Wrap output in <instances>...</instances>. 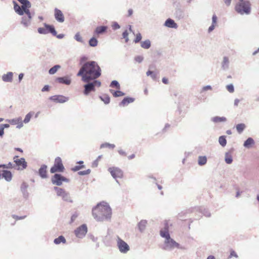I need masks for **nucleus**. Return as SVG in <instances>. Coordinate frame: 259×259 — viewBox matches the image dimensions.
<instances>
[{"instance_id":"f257e3e1","label":"nucleus","mask_w":259,"mask_h":259,"mask_svg":"<svg viewBox=\"0 0 259 259\" xmlns=\"http://www.w3.org/2000/svg\"><path fill=\"white\" fill-rule=\"evenodd\" d=\"M101 75V68L94 61L84 63L77 73V76H81V80L83 82L97 79Z\"/></svg>"},{"instance_id":"f03ea898","label":"nucleus","mask_w":259,"mask_h":259,"mask_svg":"<svg viewBox=\"0 0 259 259\" xmlns=\"http://www.w3.org/2000/svg\"><path fill=\"white\" fill-rule=\"evenodd\" d=\"M94 219L98 222L109 221L112 215V209L109 205L105 202L98 203L92 209Z\"/></svg>"},{"instance_id":"7ed1b4c3","label":"nucleus","mask_w":259,"mask_h":259,"mask_svg":"<svg viewBox=\"0 0 259 259\" xmlns=\"http://www.w3.org/2000/svg\"><path fill=\"white\" fill-rule=\"evenodd\" d=\"M44 28L43 27H39L37 29V31L39 34H46L47 33H50L53 36H56L59 39H62L64 37V34L62 33H60L57 34V32L55 29V28L54 25L48 24L46 23H44Z\"/></svg>"},{"instance_id":"20e7f679","label":"nucleus","mask_w":259,"mask_h":259,"mask_svg":"<svg viewBox=\"0 0 259 259\" xmlns=\"http://www.w3.org/2000/svg\"><path fill=\"white\" fill-rule=\"evenodd\" d=\"M161 237L165 238L164 244L163 247L164 250H172L175 248H180V245L171 238L169 233L164 232L161 234Z\"/></svg>"},{"instance_id":"39448f33","label":"nucleus","mask_w":259,"mask_h":259,"mask_svg":"<svg viewBox=\"0 0 259 259\" xmlns=\"http://www.w3.org/2000/svg\"><path fill=\"white\" fill-rule=\"evenodd\" d=\"M235 10L241 15H249L251 13V4L247 0L246 2L237 3L235 5Z\"/></svg>"},{"instance_id":"423d86ee","label":"nucleus","mask_w":259,"mask_h":259,"mask_svg":"<svg viewBox=\"0 0 259 259\" xmlns=\"http://www.w3.org/2000/svg\"><path fill=\"white\" fill-rule=\"evenodd\" d=\"M92 81H88L85 82L86 84L83 85L84 90L83 91L84 95H89L91 92H95L96 87H100L101 82L97 79H92Z\"/></svg>"},{"instance_id":"0eeeda50","label":"nucleus","mask_w":259,"mask_h":259,"mask_svg":"<svg viewBox=\"0 0 259 259\" xmlns=\"http://www.w3.org/2000/svg\"><path fill=\"white\" fill-rule=\"evenodd\" d=\"M54 190L56 192L57 195L61 197L63 201L70 203L73 202L70 193L65 189L56 186L54 187Z\"/></svg>"},{"instance_id":"6e6552de","label":"nucleus","mask_w":259,"mask_h":259,"mask_svg":"<svg viewBox=\"0 0 259 259\" xmlns=\"http://www.w3.org/2000/svg\"><path fill=\"white\" fill-rule=\"evenodd\" d=\"M65 167L62 163V159L60 157H57L55 159L53 166L50 169V172L52 174L58 172H63Z\"/></svg>"},{"instance_id":"1a4fd4ad","label":"nucleus","mask_w":259,"mask_h":259,"mask_svg":"<svg viewBox=\"0 0 259 259\" xmlns=\"http://www.w3.org/2000/svg\"><path fill=\"white\" fill-rule=\"evenodd\" d=\"M55 174L51 178V182L53 184L57 186H60L62 185L63 182L68 183L70 180L65 178L60 174L54 173Z\"/></svg>"},{"instance_id":"9d476101","label":"nucleus","mask_w":259,"mask_h":259,"mask_svg":"<svg viewBox=\"0 0 259 259\" xmlns=\"http://www.w3.org/2000/svg\"><path fill=\"white\" fill-rule=\"evenodd\" d=\"M117 246L121 253H126L130 250L129 245L119 236H117Z\"/></svg>"},{"instance_id":"9b49d317","label":"nucleus","mask_w":259,"mask_h":259,"mask_svg":"<svg viewBox=\"0 0 259 259\" xmlns=\"http://www.w3.org/2000/svg\"><path fill=\"white\" fill-rule=\"evenodd\" d=\"M88 232V228L85 224H82L74 230V234L79 238L84 237Z\"/></svg>"},{"instance_id":"f8f14e48","label":"nucleus","mask_w":259,"mask_h":259,"mask_svg":"<svg viewBox=\"0 0 259 259\" xmlns=\"http://www.w3.org/2000/svg\"><path fill=\"white\" fill-rule=\"evenodd\" d=\"M108 171L110 172L112 177L116 179L117 178H121L123 176L122 171L118 167H109Z\"/></svg>"},{"instance_id":"ddd939ff","label":"nucleus","mask_w":259,"mask_h":259,"mask_svg":"<svg viewBox=\"0 0 259 259\" xmlns=\"http://www.w3.org/2000/svg\"><path fill=\"white\" fill-rule=\"evenodd\" d=\"M15 166H18L17 170H23L25 169L27 166V163L24 158H21L19 159L14 160Z\"/></svg>"},{"instance_id":"4468645a","label":"nucleus","mask_w":259,"mask_h":259,"mask_svg":"<svg viewBox=\"0 0 259 259\" xmlns=\"http://www.w3.org/2000/svg\"><path fill=\"white\" fill-rule=\"evenodd\" d=\"M108 29V26L106 25H102L97 26L94 31L93 34L94 36H99L100 35L105 34Z\"/></svg>"},{"instance_id":"2eb2a0df","label":"nucleus","mask_w":259,"mask_h":259,"mask_svg":"<svg viewBox=\"0 0 259 259\" xmlns=\"http://www.w3.org/2000/svg\"><path fill=\"white\" fill-rule=\"evenodd\" d=\"M50 100L57 103H63L68 100V98L63 95H55L50 97Z\"/></svg>"},{"instance_id":"dca6fc26","label":"nucleus","mask_w":259,"mask_h":259,"mask_svg":"<svg viewBox=\"0 0 259 259\" xmlns=\"http://www.w3.org/2000/svg\"><path fill=\"white\" fill-rule=\"evenodd\" d=\"M8 121L12 125H17V128H21L23 126L22 119L21 117L13 118L8 120Z\"/></svg>"},{"instance_id":"f3484780","label":"nucleus","mask_w":259,"mask_h":259,"mask_svg":"<svg viewBox=\"0 0 259 259\" xmlns=\"http://www.w3.org/2000/svg\"><path fill=\"white\" fill-rule=\"evenodd\" d=\"M54 16L55 19L60 23H63L65 21L64 16L62 13V12L58 9V8H55L54 10Z\"/></svg>"},{"instance_id":"a211bd4d","label":"nucleus","mask_w":259,"mask_h":259,"mask_svg":"<svg viewBox=\"0 0 259 259\" xmlns=\"http://www.w3.org/2000/svg\"><path fill=\"white\" fill-rule=\"evenodd\" d=\"M174 16L177 20H180L185 18V14L183 9L180 8H177L174 13Z\"/></svg>"},{"instance_id":"6ab92c4d","label":"nucleus","mask_w":259,"mask_h":259,"mask_svg":"<svg viewBox=\"0 0 259 259\" xmlns=\"http://www.w3.org/2000/svg\"><path fill=\"white\" fill-rule=\"evenodd\" d=\"M47 165L46 164H42L39 168L38 171V175L42 179H46L48 177L47 176Z\"/></svg>"},{"instance_id":"aec40b11","label":"nucleus","mask_w":259,"mask_h":259,"mask_svg":"<svg viewBox=\"0 0 259 259\" xmlns=\"http://www.w3.org/2000/svg\"><path fill=\"white\" fill-rule=\"evenodd\" d=\"M164 25L168 28L175 29H177L178 27V24L171 18L167 19L164 23Z\"/></svg>"},{"instance_id":"412c9836","label":"nucleus","mask_w":259,"mask_h":259,"mask_svg":"<svg viewBox=\"0 0 259 259\" xmlns=\"http://www.w3.org/2000/svg\"><path fill=\"white\" fill-rule=\"evenodd\" d=\"M135 98L130 97H126L123 99L121 102L119 103V106H125L128 104L133 103L135 101Z\"/></svg>"},{"instance_id":"4be33fe9","label":"nucleus","mask_w":259,"mask_h":259,"mask_svg":"<svg viewBox=\"0 0 259 259\" xmlns=\"http://www.w3.org/2000/svg\"><path fill=\"white\" fill-rule=\"evenodd\" d=\"M13 3L14 4V9L16 13H17L18 15L20 16H22L24 15L25 13V11H24L19 5L15 1H13Z\"/></svg>"},{"instance_id":"5701e85b","label":"nucleus","mask_w":259,"mask_h":259,"mask_svg":"<svg viewBox=\"0 0 259 259\" xmlns=\"http://www.w3.org/2000/svg\"><path fill=\"white\" fill-rule=\"evenodd\" d=\"M56 81L66 85H69L71 83V79L68 76L58 77L56 78Z\"/></svg>"},{"instance_id":"b1692460","label":"nucleus","mask_w":259,"mask_h":259,"mask_svg":"<svg viewBox=\"0 0 259 259\" xmlns=\"http://www.w3.org/2000/svg\"><path fill=\"white\" fill-rule=\"evenodd\" d=\"M21 5L22 8L24 11L29 10L31 4L28 0H17Z\"/></svg>"},{"instance_id":"393cba45","label":"nucleus","mask_w":259,"mask_h":259,"mask_svg":"<svg viewBox=\"0 0 259 259\" xmlns=\"http://www.w3.org/2000/svg\"><path fill=\"white\" fill-rule=\"evenodd\" d=\"M2 174V177L7 182H10L12 178V172L8 170H3Z\"/></svg>"},{"instance_id":"a878e982","label":"nucleus","mask_w":259,"mask_h":259,"mask_svg":"<svg viewBox=\"0 0 259 259\" xmlns=\"http://www.w3.org/2000/svg\"><path fill=\"white\" fill-rule=\"evenodd\" d=\"M13 73L8 72L7 74H4L2 76V79L5 82H11L13 80Z\"/></svg>"},{"instance_id":"bb28decb","label":"nucleus","mask_w":259,"mask_h":259,"mask_svg":"<svg viewBox=\"0 0 259 259\" xmlns=\"http://www.w3.org/2000/svg\"><path fill=\"white\" fill-rule=\"evenodd\" d=\"M229 60L228 57H224L223 60L222 62V68L223 70H226L229 69Z\"/></svg>"},{"instance_id":"cd10ccee","label":"nucleus","mask_w":259,"mask_h":259,"mask_svg":"<svg viewBox=\"0 0 259 259\" xmlns=\"http://www.w3.org/2000/svg\"><path fill=\"white\" fill-rule=\"evenodd\" d=\"M254 144V140L252 138H248L244 141L243 146L246 148H250Z\"/></svg>"},{"instance_id":"c85d7f7f","label":"nucleus","mask_w":259,"mask_h":259,"mask_svg":"<svg viewBox=\"0 0 259 259\" xmlns=\"http://www.w3.org/2000/svg\"><path fill=\"white\" fill-rule=\"evenodd\" d=\"M147 221L145 220H141L138 224L139 230L142 232L145 229Z\"/></svg>"},{"instance_id":"c756f323","label":"nucleus","mask_w":259,"mask_h":259,"mask_svg":"<svg viewBox=\"0 0 259 259\" xmlns=\"http://www.w3.org/2000/svg\"><path fill=\"white\" fill-rule=\"evenodd\" d=\"M96 36H93L89 40V45L90 47H95L98 45V40L96 37Z\"/></svg>"},{"instance_id":"7c9ffc66","label":"nucleus","mask_w":259,"mask_h":259,"mask_svg":"<svg viewBox=\"0 0 259 259\" xmlns=\"http://www.w3.org/2000/svg\"><path fill=\"white\" fill-rule=\"evenodd\" d=\"M151 46V41L149 39H146L141 42V47L145 49H148Z\"/></svg>"},{"instance_id":"2f4dec72","label":"nucleus","mask_w":259,"mask_h":259,"mask_svg":"<svg viewBox=\"0 0 259 259\" xmlns=\"http://www.w3.org/2000/svg\"><path fill=\"white\" fill-rule=\"evenodd\" d=\"M164 225V230H161L160 232V234L161 236V234H162V233L164 232L169 233V226L171 225L169 221H165Z\"/></svg>"},{"instance_id":"473e14b6","label":"nucleus","mask_w":259,"mask_h":259,"mask_svg":"<svg viewBox=\"0 0 259 259\" xmlns=\"http://www.w3.org/2000/svg\"><path fill=\"white\" fill-rule=\"evenodd\" d=\"M207 162V158L205 156H199L198 158V164L202 166L205 165Z\"/></svg>"},{"instance_id":"72a5a7b5","label":"nucleus","mask_w":259,"mask_h":259,"mask_svg":"<svg viewBox=\"0 0 259 259\" xmlns=\"http://www.w3.org/2000/svg\"><path fill=\"white\" fill-rule=\"evenodd\" d=\"M227 118L225 117L214 116L211 118V121L214 123L225 122Z\"/></svg>"},{"instance_id":"f704fd0d","label":"nucleus","mask_w":259,"mask_h":259,"mask_svg":"<svg viewBox=\"0 0 259 259\" xmlns=\"http://www.w3.org/2000/svg\"><path fill=\"white\" fill-rule=\"evenodd\" d=\"M34 112H33V111H30L28 113H27L26 115H25V117L24 119V120L22 121L23 122V123H28L31 117H32V116L33 115Z\"/></svg>"},{"instance_id":"c9c22d12","label":"nucleus","mask_w":259,"mask_h":259,"mask_svg":"<svg viewBox=\"0 0 259 259\" xmlns=\"http://www.w3.org/2000/svg\"><path fill=\"white\" fill-rule=\"evenodd\" d=\"M225 161L227 164H231L233 162V158L229 152H226L225 155Z\"/></svg>"},{"instance_id":"e433bc0d","label":"nucleus","mask_w":259,"mask_h":259,"mask_svg":"<svg viewBox=\"0 0 259 259\" xmlns=\"http://www.w3.org/2000/svg\"><path fill=\"white\" fill-rule=\"evenodd\" d=\"M66 241L65 237L61 235L54 239V243L56 244H59L61 242L65 243H66Z\"/></svg>"},{"instance_id":"4c0bfd02","label":"nucleus","mask_w":259,"mask_h":259,"mask_svg":"<svg viewBox=\"0 0 259 259\" xmlns=\"http://www.w3.org/2000/svg\"><path fill=\"white\" fill-rule=\"evenodd\" d=\"M99 98L105 104H108L110 103V97L106 94H104L102 96H99Z\"/></svg>"},{"instance_id":"58836bf2","label":"nucleus","mask_w":259,"mask_h":259,"mask_svg":"<svg viewBox=\"0 0 259 259\" xmlns=\"http://www.w3.org/2000/svg\"><path fill=\"white\" fill-rule=\"evenodd\" d=\"M110 92L112 94L113 96L115 97H121L125 95V93H124L123 92H122L119 90L115 91L113 90H110Z\"/></svg>"},{"instance_id":"ea45409f","label":"nucleus","mask_w":259,"mask_h":259,"mask_svg":"<svg viewBox=\"0 0 259 259\" xmlns=\"http://www.w3.org/2000/svg\"><path fill=\"white\" fill-rule=\"evenodd\" d=\"M61 68V66L59 65H56L54 66L53 67L50 68L49 70V73L50 74H54L56 73L58 69Z\"/></svg>"},{"instance_id":"a19ab883","label":"nucleus","mask_w":259,"mask_h":259,"mask_svg":"<svg viewBox=\"0 0 259 259\" xmlns=\"http://www.w3.org/2000/svg\"><path fill=\"white\" fill-rule=\"evenodd\" d=\"M219 142L222 147H225L227 144V140L225 136H220L219 138Z\"/></svg>"},{"instance_id":"79ce46f5","label":"nucleus","mask_w":259,"mask_h":259,"mask_svg":"<svg viewBox=\"0 0 259 259\" xmlns=\"http://www.w3.org/2000/svg\"><path fill=\"white\" fill-rule=\"evenodd\" d=\"M236 130L239 134H241L245 128V125L244 123H239L236 125Z\"/></svg>"},{"instance_id":"37998d69","label":"nucleus","mask_w":259,"mask_h":259,"mask_svg":"<svg viewBox=\"0 0 259 259\" xmlns=\"http://www.w3.org/2000/svg\"><path fill=\"white\" fill-rule=\"evenodd\" d=\"M111 88H115L118 90L120 89V86L119 82L117 80H112L110 84Z\"/></svg>"},{"instance_id":"c03bdc74","label":"nucleus","mask_w":259,"mask_h":259,"mask_svg":"<svg viewBox=\"0 0 259 259\" xmlns=\"http://www.w3.org/2000/svg\"><path fill=\"white\" fill-rule=\"evenodd\" d=\"M115 147V145L114 144H110L109 143H105L103 144H102L100 146V148H109L111 149H114Z\"/></svg>"},{"instance_id":"a18cd8bd","label":"nucleus","mask_w":259,"mask_h":259,"mask_svg":"<svg viewBox=\"0 0 259 259\" xmlns=\"http://www.w3.org/2000/svg\"><path fill=\"white\" fill-rule=\"evenodd\" d=\"M74 38L77 41L79 42H81V43H83V40L82 39V37L81 36L79 32H77L74 36Z\"/></svg>"},{"instance_id":"49530a36","label":"nucleus","mask_w":259,"mask_h":259,"mask_svg":"<svg viewBox=\"0 0 259 259\" xmlns=\"http://www.w3.org/2000/svg\"><path fill=\"white\" fill-rule=\"evenodd\" d=\"M22 194V196L23 197L24 199H25V200H27L28 198H29V193L28 191L27 190H20Z\"/></svg>"},{"instance_id":"de8ad7c7","label":"nucleus","mask_w":259,"mask_h":259,"mask_svg":"<svg viewBox=\"0 0 259 259\" xmlns=\"http://www.w3.org/2000/svg\"><path fill=\"white\" fill-rule=\"evenodd\" d=\"M201 212L205 217H210L211 215V214L210 212L207 209L204 208H201L200 209Z\"/></svg>"},{"instance_id":"09e8293b","label":"nucleus","mask_w":259,"mask_h":259,"mask_svg":"<svg viewBox=\"0 0 259 259\" xmlns=\"http://www.w3.org/2000/svg\"><path fill=\"white\" fill-rule=\"evenodd\" d=\"M146 75L147 76H150L151 77L155 80L156 78V74L153 71H151V70H148L146 72Z\"/></svg>"},{"instance_id":"8fccbe9b","label":"nucleus","mask_w":259,"mask_h":259,"mask_svg":"<svg viewBox=\"0 0 259 259\" xmlns=\"http://www.w3.org/2000/svg\"><path fill=\"white\" fill-rule=\"evenodd\" d=\"M122 36L123 38L125 39V42H127L129 40L128 38V32L127 30H124L122 34Z\"/></svg>"},{"instance_id":"3c124183","label":"nucleus","mask_w":259,"mask_h":259,"mask_svg":"<svg viewBox=\"0 0 259 259\" xmlns=\"http://www.w3.org/2000/svg\"><path fill=\"white\" fill-rule=\"evenodd\" d=\"M21 23L25 27H27L29 25L30 21L28 20H27L26 18L25 17H23L22 18Z\"/></svg>"},{"instance_id":"603ef678","label":"nucleus","mask_w":259,"mask_h":259,"mask_svg":"<svg viewBox=\"0 0 259 259\" xmlns=\"http://www.w3.org/2000/svg\"><path fill=\"white\" fill-rule=\"evenodd\" d=\"M85 167V165H76L74 167H72L71 168V170L73 171H78L79 170L82 169V168H83Z\"/></svg>"},{"instance_id":"864d4df0","label":"nucleus","mask_w":259,"mask_h":259,"mask_svg":"<svg viewBox=\"0 0 259 259\" xmlns=\"http://www.w3.org/2000/svg\"><path fill=\"white\" fill-rule=\"evenodd\" d=\"M102 157V155H99L97 158L93 161V162L92 163V166L93 167H96L98 166V162H99V160Z\"/></svg>"},{"instance_id":"5fc2aeb1","label":"nucleus","mask_w":259,"mask_h":259,"mask_svg":"<svg viewBox=\"0 0 259 259\" xmlns=\"http://www.w3.org/2000/svg\"><path fill=\"white\" fill-rule=\"evenodd\" d=\"M91 169H88L85 170L79 171L78 172V174L80 176L87 175L91 173Z\"/></svg>"},{"instance_id":"6e6d98bb","label":"nucleus","mask_w":259,"mask_h":259,"mask_svg":"<svg viewBox=\"0 0 259 259\" xmlns=\"http://www.w3.org/2000/svg\"><path fill=\"white\" fill-rule=\"evenodd\" d=\"M142 38V37L141 33H138L137 34L136 38L134 39V41L136 44L138 43L141 40Z\"/></svg>"},{"instance_id":"4d7b16f0","label":"nucleus","mask_w":259,"mask_h":259,"mask_svg":"<svg viewBox=\"0 0 259 259\" xmlns=\"http://www.w3.org/2000/svg\"><path fill=\"white\" fill-rule=\"evenodd\" d=\"M112 28L113 30H117L120 28V26L117 22H113L112 24Z\"/></svg>"},{"instance_id":"13d9d810","label":"nucleus","mask_w":259,"mask_h":259,"mask_svg":"<svg viewBox=\"0 0 259 259\" xmlns=\"http://www.w3.org/2000/svg\"><path fill=\"white\" fill-rule=\"evenodd\" d=\"M226 88L228 92L231 93H232L234 92V85L232 84L227 85Z\"/></svg>"},{"instance_id":"bf43d9fd","label":"nucleus","mask_w":259,"mask_h":259,"mask_svg":"<svg viewBox=\"0 0 259 259\" xmlns=\"http://www.w3.org/2000/svg\"><path fill=\"white\" fill-rule=\"evenodd\" d=\"M134 60L137 62H138L139 63L142 62V61L144 60V57L142 56H137L135 57Z\"/></svg>"},{"instance_id":"052dcab7","label":"nucleus","mask_w":259,"mask_h":259,"mask_svg":"<svg viewBox=\"0 0 259 259\" xmlns=\"http://www.w3.org/2000/svg\"><path fill=\"white\" fill-rule=\"evenodd\" d=\"M29 187V185L27 183H26L25 182H23L20 186V190H27L28 188Z\"/></svg>"},{"instance_id":"680f3d73","label":"nucleus","mask_w":259,"mask_h":259,"mask_svg":"<svg viewBox=\"0 0 259 259\" xmlns=\"http://www.w3.org/2000/svg\"><path fill=\"white\" fill-rule=\"evenodd\" d=\"M78 214L77 212L73 213L71 217L70 223H72L78 217Z\"/></svg>"},{"instance_id":"e2e57ef3","label":"nucleus","mask_w":259,"mask_h":259,"mask_svg":"<svg viewBox=\"0 0 259 259\" xmlns=\"http://www.w3.org/2000/svg\"><path fill=\"white\" fill-rule=\"evenodd\" d=\"M218 17L215 14L212 15V24L216 25L217 22Z\"/></svg>"},{"instance_id":"0e129e2a","label":"nucleus","mask_w":259,"mask_h":259,"mask_svg":"<svg viewBox=\"0 0 259 259\" xmlns=\"http://www.w3.org/2000/svg\"><path fill=\"white\" fill-rule=\"evenodd\" d=\"M24 14H26L27 15V17L28 18V20H29L30 21V20L32 19V16H31V14L30 12V10H28L25 11Z\"/></svg>"},{"instance_id":"69168bd1","label":"nucleus","mask_w":259,"mask_h":259,"mask_svg":"<svg viewBox=\"0 0 259 259\" xmlns=\"http://www.w3.org/2000/svg\"><path fill=\"white\" fill-rule=\"evenodd\" d=\"M50 89V87L49 85H45L41 89V91L42 92H48V91H49Z\"/></svg>"},{"instance_id":"338daca9","label":"nucleus","mask_w":259,"mask_h":259,"mask_svg":"<svg viewBox=\"0 0 259 259\" xmlns=\"http://www.w3.org/2000/svg\"><path fill=\"white\" fill-rule=\"evenodd\" d=\"M232 256H234L235 257H238V256L237 253L235 252L234 250H232L230 252V254L229 257H232Z\"/></svg>"},{"instance_id":"774afa93","label":"nucleus","mask_w":259,"mask_h":259,"mask_svg":"<svg viewBox=\"0 0 259 259\" xmlns=\"http://www.w3.org/2000/svg\"><path fill=\"white\" fill-rule=\"evenodd\" d=\"M26 216L24 215V216H22V217H19L18 215H13V218L16 220H22V219H24V218H25Z\"/></svg>"}]
</instances>
